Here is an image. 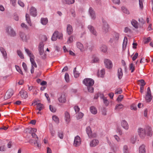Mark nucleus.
I'll return each instance as SVG.
<instances>
[{
    "mask_svg": "<svg viewBox=\"0 0 153 153\" xmlns=\"http://www.w3.org/2000/svg\"><path fill=\"white\" fill-rule=\"evenodd\" d=\"M122 89L120 88H118L116 89L115 93L116 94H120L122 93Z\"/></svg>",
    "mask_w": 153,
    "mask_h": 153,
    "instance_id": "46",
    "label": "nucleus"
},
{
    "mask_svg": "<svg viewBox=\"0 0 153 153\" xmlns=\"http://www.w3.org/2000/svg\"><path fill=\"white\" fill-rule=\"evenodd\" d=\"M20 37L22 41L25 42H26L29 39V35H26L23 33H20Z\"/></svg>",
    "mask_w": 153,
    "mask_h": 153,
    "instance_id": "11",
    "label": "nucleus"
},
{
    "mask_svg": "<svg viewBox=\"0 0 153 153\" xmlns=\"http://www.w3.org/2000/svg\"><path fill=\"white\" fill-rule=\"evenodd\" d=\"M81 143V140L80 137L78 135H77L75 137L74 145L75 147H78L79 146Z\"/></svg>",
    "mask_w": 153,
    "mask_h": 153,
    "instance_id": "4",
    "label": "nucleus"
},
{
    "mask_svg": "<svg viewBox=\"0 0 153 153\" xmlns=\"http://www.w3.org/2000/svg\"><path fill=\"white\" fill-rule=\"evenodd\" d=\"M99 61V59L97 57L94 58L92 60V62L96 63L98 62Z\"/></svg>",
    "mask_w": 153,
    "mask_h": 153,
    "instance_id": "60",
    "label": "nucleus"
},
{
    "mask_svg": "<svg viewBox=\"0 0 153 153\" xmlns=\"http://www.w3.org/2000/svg\"><path fill=\"white\" fill-rule=\"evenodd\" d=\"M49 108L50 111L53 112H55L56 111V109L55 108H54L51 105H50L49 106Z\"/></svg>",
    "mask_w": 153,
    "mask_h": 153,
    "instance_id": "52",
    "label": "nucleus"
},
{
    "mask_svg": "<svg viewBox=\"0 0 153 153\" xmlns=\"http://www.w3.org/2000/svg\"><path fill=\"white\" fill-rule=\"evenodd\" d=\"M137 139V136H133L131 137L130 138V142L132 144L135 143L136 140Z\"/></svg>",
    "mask_w": 153,
    "mask_h": 153,
    "instance_id": "33",
    "label": "nucleus"
},
{
    "mask_svg": "<svg viewBox=\"0 0 153 153\" xmlns=\"http://www.w3.org/2000/svg\"><path fill=\"white\" fill-rule=\"evenodd\" d=\"M138 132L140 136L142 138H143L145 136L146 130L143 128H139L138 129Z\"/></svg>",
    "mask_w": 153,
    "mask_h": 153,
    "instance_id": "6",
    "label": "nucleus"
},
{
    "mask_svg": "<svg viewBox=\"0 0 153 153\" xmlns=\"http://www.w3.org/2000/svg\"><path fill=\"white\" fill-rule=\"evenodd\" d=\"M31 135L32 138L35 139V141L36 143V144H37V147L38 148L40 147L41 146V145L39 143L38 137L37 136L36 134L34 133H33Z\"/></svg>",
    "mask_w": 153,
    "mask_h": 153,
    "instance_id": "16",
    "label": "nucleus"
},
{
    "mask_svg": "<svg viewBox=\"0 0 153 153\" xmlns=\"http://www.w3.org/2000/svg\"><path fill=\"white\" fill-rule=\"evenodd\" d=\"M90 110L91 112L93 114H95L97 113V110L96 108L93 106L90 107Z\"/></svg>",
    "mask_w": 153,
    "mask_h": 153,
    "instance_id": "27",
    "label": "nucleus"
},
{
    "mask_svg": "<svg viewBox=\"0 0 153 153\" xmlns=\"http://www.w3.org/2000/svg\"><path fill=\"white\" fill-rule=\"evenodd\" d=\"M124 31L126 33L130 32L131 31V30L127 27H126L125 28Z\"/></svg>",
    "mask_w": 153,
    "mask_h": 153,
    "instance_id": "61",
    "label": "nucleus"
},
{
    "mask_svg": "<svg viewBox=\"0 0 153 153\" xmlns=\"http://www.w3.org/2000/svg\"><path fill=\"white\" fill-rule=\"evenodd\" d=\"M151 40V38L150 37H148L147 38H146L144 39V43L145 44L149 42Z\"/></svg>",
    "mask_w": 153,
    "mask_h": 153,
    "instance_id": "57",
    "label": "nucleus"
},
{
    "mask_svg": "<svg viewBox=\"0 0 153 153\" xmlns=\"http://www.w3.org/2000/svg\"><path fill=\"white\" fill-rule=\"evenodd\" d=\"M52 119L53 120H54L56 123L58 124L59 123V119L57 116L56 115L53 116H52Z\"/></svg>",
    "mask_w": 153,
    "mask_h": 153,
    "instance_id": "41",
    "label": "nucleus"
},
{
    "mask_svg": "<svg viewBox=\"0 0 153 153\" xmlns=\"http://www.w3.org/2000/svg\"><path fill=\"white\" fill-rule=\"evenodd\" d=\"M25 17L26 20L27 22V23L30 26H32V25L30 19L29 15L27 13L26 14Z\"/></svg>",
    "mask_w": 153,
    "mask_h": 153,
    "instance_id": "23",
    "label": "nucleus"
},
{
    "mask_svg": "<svg viewBox=\"0 0 153 153\" xmlns=\"http://www.w3.org/2000/svg\"><path fill=\"white\" fill-rule=\"evenodd\" d=\"M15 66H16V69L17 70V71L20 74H21L22 75H23V72H22V70H21V69H20L19 66H17V65H16Z\"/></svg>",
    "mask_w": 153,
    "mask_h": 153,
    "instance_id": "50",
    "label": "nucleus"
},
{
    "mask_svg": "<svg viewBox=\"0 0 153 153\" xmlns=\"http://www.w3.org/2000/svg\"><path fill=\"white\" fill-rule=\"evenodd\" d=\"M34 58H30V60L31 64V67L36 68L37 67V66L34 61Z\"/></svg>",
    "mask_w": 153,
    "mask_h": 153,
    "instance_id": "34",
    "label": "nucleus"
},
{
    "mask_svg": "<svg viewBox=\"0 0 153 153\" xmlns=\"http://www.w3.org/2000/svg\"><path fill=\"white\" fill-rule=\"evenodd\" d=\"M83 82L87 86H92L94 84V81L91 78H86L84 79Z\"/></svg>",
    "mask_w": 153,
    "mask_h": 153,
    "instance_id": "1",
    "label": "nucleus"
},
{
    "mask_svg": "<svg viewBox=\"0 0 153 153\" xmlns=\"http://www.w3.org/2000/svg\"><path fill=\"white\" fill-rule=\"evenodd\" d=\"M36 105H37L36 109L40 111L41 110H42L44 107L43 105L41 103H36Z\"/></svg>",
    "mask_w": 153,
    "mask_h": 153,
    "instance_id": "31",
    "label": "nucleus"
},
{
    "mask_svg": "<svg viewBox=\"0 0 153 153\" xmlns=\"http://www.w3.org/2000/svg\"><path fill=\"white\" fill-rule=\"evenodd\" d=\"M104 63L105 67L108 68H111L113 66L112 63L111 61L108 59H105L104 61Z\"/></svg>",
    "mask_w": 153,
    "mask_h": 153,
    "instance_id": "5",
    "label": "nucleus"
},
{
    "mask_svg": "<svg viewBox=\"0 0 153 153\" xmlns=\"http://www.w3.org/2000/svg\"><path fill=\"white\" fill-rule=\"evenodd\" d=\"M123 75L122 69L121 68H119L118 69L117 76L119 79H120L122 78Z\"/></svg>",
    "mask_w": 153,
    "mask_h": 153,
    "instance_id": "18",
    "label": "nucleus"
},
{
    "mask_svg": "<svg viewBox=\"0 0 153 153\" xmlns=\"http://www.w3.org/2000/svg\"><path fill=\"white\" fill-rule=\"evenodd\" d=\"M22 66L25 71L26 72H27V67L26 64L24 62H23Z\"/></svg>",
    "mask_w": 153,
    "mask_h": 153,
    "instance_id": "54",
    "label": "nucleus"
},
{
    "mask_svg": "<svg viewBox=\"0 0 153 153\" xmlns=\"http://www.w3.org/2000/svg\"><path fill=\"white\" fill-rule=\"evenodd\" d=\"M73 32V30L72 26L69 24L68 25V34H71Z\"/></svg>",
    "mask_w": 153,
    "mask_h": 153,
    "instance_id": "29",
    "label": "nucleus"
},
{
    "mask_svg": "<svg viewBox=\"0 0 153 153\" xmlns=\"http://www.w3.org/2000/svg\"><path fill=\"white\" fill-rule=\"evenodd\" d=\"M121 125L122 127L126 130L128 129V125L127 121L125 120H123L121 121Z\"/></svg>",
    "mask_w": 153,
    "mask_h": 153,
    "instance_id": "12",
    "label": "nucleus"
},
{
    "mask_svg": "<svg viewBox=\"0 0 153 153\" xmlns=\"http://www.w3.org/2000/svg\"><path fill=\"white\" fill-rule=\"evenodd\" d=\"M146 130H147V132L146 133V134L148 136H151L152 135V132L151 128L149 127H147L146 129Z\"/></svg>",
    "mask_w": 153,
    "mask_h": 153,
    "instance_id": "39",
    "label": "nucleus"
},
{
    "mask_svg": "<svg viewBox=\"0 0 153 153\" xmlns=\"http://www.w3.org/2000/svg\"><path fill=\"white\" fill-rule=\"evenodd\" d=\"M70 13H71V14L72 15V16L73 17H75V11L74 9H71L70 11Z\"/></svg>",
    "mask_w": 153,
    "mask_h": 153,
    "instance_id": "56",
    "label": "nucleus"
},
{
    "mask_svg": "<svg viewBox=\"0 0 153 153\" xmlns=\"http://www.w3.org/2000/svg\"><path fill=\"white\" fill-rule=\"evenodd\" d=\"M21 27L23 28H25L28 29V27L24 23H22L21 24Z\"/></svg>",
    "mask_w": 153,
    "mask_h": 153,
    "instance_id": "58",
    "label": "nucleus"
},
{
    "mask_svg": "<svg viewBox=\"0 0 153 153\" xmlns=\"http://www.w3.org/2000/svg\"><path fill=\"white\" fill-rule=\"evenodd\" d=\"M138 82H139V84L140 85V86H144L146 84V83L144 81L143 79H140L138 81Z\"/></svg>",
    "mask_w": 153,
    "mask_h": 153,
    "instance_id": "45",
    "label": "nucleus"
},
{
    "mask_svg": "<svg viewBox=\"0 0 153 153\" xmlns=\"http://www.w3.org/2000/svg\"><path fill=\"white\" fill-rule=\"evenodd\" d=\"M76 45L77 48H82L83 46L82 44L79 42H77Z\"/></svg>",
    "mask_w": 153,
    "mask_h": 153,
    "instance_id": "59",
    "label": "nucleus"
},
{
    "mask_svg": "<svg viewBox=\"0 0 153 153\" xmlns=\"http://www.w3.org/2000/svg\"><path fill=\"white\" fill-rule=\"evenodd\" d=\"M29 142L31 144H32L33 143L34 145H35L36 144V143L35 141V139L34 140L33 139H30L29 141Z\"/></svg>",
    "mask_w": 153,
    "mask_h": 153,
    "instance_id": "64",
    "label": "nucleus"
},
{
    "mask_svg": "<svg viewBox=\"0 0 153 153\" xmlns=\"http://www.w3.org/2000/svg\"><path fill=\"white\" fill-rule=\"evenodd\" d=\"M62 35L61 33H59L58 31H55L51 37V40L53 41H55L57 38L60 39L62 37Z\"/></svg>",
    "mask_w": 153,
    "mask_h": 153,
    "instance_id": "2",
    "label": "nucleus"
},
{
    "mask_svg": "<svg viewBox=\"0 0 153 153\" xmlns=\"http://www.w3.org/2000/svg\"><path fill=\"white\" fill-rule=\"evenodd\" d=\"M86 133L88 136V137H91V134L92 133V132L91 128L89 126L87 127L86 128Z\"/></svg>",
    "mask_w": 153,
    "mask_h": 153,
    "instance_id": "26",
    "label": "nucleus"
},
{
    "mask_svg": "<svg viewBox=\"0 0 153 153\" xmlns=\"http://www.w3.org/2000/svg\"><path fill=\"white\" fill-rule=\"evenodd\" d=\"M48 22V20L47 18H42L41 19V23L44 25H46Z\"/></svg>",
    "mask_w": 153,
    "mask_h": 153,
    "instance_id": "30",
    "label": "nucleus"
},
{
    "mask_svg": "<svg viewBox=\"0 0 153 153\" xmlns=\"http://www.w3.org/2000/svg\"><path fill=\"white\" fill-rule=\"evenodd\" d=\"M13 93L12 90H8L4 96V99L5 100H7L10 98L13 95Z\"/></svg>",
    "mask_w": 153,
    "mask_h": 153,
    "instance_id": "14",
    "label": "nucleus"
},
{
    "mask_svg": "<svg viewBox=\"0 0 153 153\" xmlns=\"http://www.w3.org/2000/svg\"><path fill=\"white\" fill-rule=\"evenodd\" d=\"M18 55L22 59H23L24 58V55L22 53V52L19 50H17V51Z\"/></svg>",
    "mask_w": 153,
    "mask_h": 153,
    "instance_id": "44",
    "label": "nucleus"
},
{
    "mask_svg": "<svg viewBox=\"0 0 153 153\" xmlns=\"http://www.w3.org/2000/svg\"><path fill=\"white\" fill-rule=\"evenodd\" d=\"M152 96L151 94H146L145 97V99L147 102H150L152 100Z\"/></svg>",
    "mask_w": 153,
    "mask_h": 153,
    "instance_id": "20",
    "label": "nucleus"
},
{
    "mask_svg": "<svg viewBox=\"0 0 153 153\" xmlns=\"http://www.w3.org/2000/svg\"><path fill=\"white\" fill-rule=\"evenodd\" d=\"M66 94H62L58 99L59 102L61 103H64L66 101Z\"/></svg>",
    "mask_w": 153,
    "mask_h": 153,
    "instance_id": "13",
    "label": "nucleus"
},
{
    "mask_svg": "<svg viewBox=\"0 0 153 153\" xmlns=\"http://www.w3.org/2000/svg\"><path fill=\"white\" fill-rule=\"evenodd\" d=\"M105 74V70L102 69L100 71H99L98 72L97 75L99 77H103Z\"/></svg>",
    "mask_w": 153,
    "mask_h": 153,
    "instance_id": "25",
    "label": "nucleus"
},
{
    "mask_svg": "<svg viewBox=\"0 0 153 153\" xmlns=\"http://www.w3.org/2000/svg\"><path fill=\"white\" fill-rule=\"evenodd\" d=\"M138 54L137 53H135V55L133 57L132 59L133 61H134L137 58L138 56Z\"/></svg>",
    "mask_w": 153,
    "mask_h": 153,
    "instance_id": "62",
    "label": "nucleus"
},
{
    "mask_svg": "<svg viewBox=\"0 0 153 153\" xmlns=\"http://www.w3.org/2000/svg\"><path fill=\"white\" fill-rule=\"evenodd\" d=\"M131 23L132 25L135 28H137L138 27V22H137L134 19H133L131 21Z\"/></svg>",
    "mask_w": 153,
    "mask_h": 153,
    "instance_id": "28",
    "label": "nucleus"
},
{
    "mask_svg": "<svg viewBox=\"0 0 153 153\" xmlns=\"http://www.w3.org/2000/svg\"><path fill=\"white\" fill-rule=\"evenodd\" d=\"M113 38L115 42H117L119 39V34L118 33H115L114 34Z\"/></svg>",
    "mask_w": 153,
    "mask_h": 153,
    "instance_id": "43",
    "label": "nucleus"
},
{
    "mask_svg": "<svg viewBox=\"0 0 153 153\" xmlns=\"http://www.w3.org/2000/svg\"><path fill=\"white\" fill-rule=\"evenodd\" d=\"M102 30L103 32L106 33L108 31V26L106 21L103 19H102Z\"/></svg>",
    "mask_w": 153,
    "mask_h": 153,
    "instance_id": "3",
    "label": "nucleus"
},
{
    "mask_svg": "<svg viewBox=\"0 0 153 153\" xmlns=\"http://www.w3.org/2000/svg\"><path fill=\"white\" fill-rule=\"evenodd\" d=\"M99 143V140L97 139H94L90 143V146L91 147H94L97 145Z\"/></svg>",
    "mask_w": 153,
    "mask_h": 153,
    "instance_id": "10",
    "label": "nucleus"
},
{
    "mask_svg": "<svg viewBox=\"0 0 153 153\" xmlns=\"http://www.w3.org/2000/svg\"><path fill=\"white\" fill-rule=\"evenodd\" d=\"M19 94H20L21 97L24 98H26L28 96L27 93L25 91H21L19 92Z\"/></svg>",
    "mask_w": 153,
    "mask_h": 153,
    "instance_id": "24",
    "label": "nucleus"
},
{
    "mask_svg": "<svg viewBox=\"0 0 153 153\" xmlns=\"http://www.w3.org/2000/svg\"><path fill=\"white\" fill-rule=\"evenodd\" d=\"M25 51L27 55L30 57V58H35L31 51H30L28 48H25Z\"/></svg>",
    "mask_w": 153,
    "mask_h": 153,
    "instance_id": "21",
    "label": "nucleus"
},
{
    "mask_svg": "<svg viewBox=\"0 0 153 153\" xmlns=\"http://www.w3.org/2000/svg\"><path fill=\"white\" fill-rule=\"evenodd\" d=\"M89 14L92 19L94 20L96 18V15L93 9L91 7H90L88 10Z\"/></svg>",
    "mask_w": 153,
    "mask_h": 153,
    "instance_id": "7",
    "label": "nucleus"
},
{
    "mask_svg": "<svg viewBox=\"0 0 153 153\" xmlns=\"http://www.w3.org/2000/svg\"><path fill=\"white\" fill-rule=\"evenodd\" d=\"M87 89L89 92L91 93L93 92L94 88L92 86H87Z\"/></svg>",
    "mask_w": 153,
    "mask_h": 153,
    "instance_id": "49",
    "label": "nucleus"
},
{
    "mask_svg": "<svg viewBox=\"0 0 153 153\" xmlns=\"http://www.w3.org/2000/svg\"><path fill=\"white\" fill-rule=\"evenodd\" d=\"M129 69L131 70V72L132 73L134 71L135 67L134 64L132 63L130 64L129 65Z\"/></svg>",
    "mask_w": 153,
    "mask_h": 153,
    "instance_id": "48",
    "label": "nucleus"
},
{
    "mask_svg": "<svg viewBox=\"0 0 153 153\" xmlns=\"http://www.w3.org/2000/svg\"><path fill=\"white\" fill-rule=\"evenodd\" d=\"M101 98L103 99V102L105 104V105L107 106L109 104V102L107 99L106 97H104L103 95H102L100 97Z\"/></svg>",
    "mask_w": 153,
    "mask_h": 153,
    "instance_id": "22",
    "label": "nucleus"
},
{
    "mask_svg": "<svg viewBox=\"0 0 153 153\" xmlns=\"http://www.w3.org/2000/svg\"><path fill=\"white\" fill-rule=\"evenodd\" d=\"M39 51L41 58L43 59H45L46 57V54L44 52L43 48H39Z\"/></svg>",
    "mask_w": 153,
    "mask_h": 153,
    "instance_id": "15",
    "label": "nucleus"
},
{
    "mask_svg": "<svg viewBox=\"0 0 153 153\" xmlns=\"http://www.w3.org/2000/svg\"><path fill=\"white\" fill-rule=\"evenodd\" d=\"M123 153H129L128 146L127 145H124L123 147Z\"/></svg>",
    "mask_w": 153,
    "mask_h": 153,
    "instance_id": "38",
    "label": "nucleus"
},
{
    "mask_svg": "<svg viewBox=\"0 0 153 153\" xmlns=\"http://www.w3.org/2000/svg\"><path fill=\"white\" fill-rule=\"evenodd\" d=\"M7 33L10 36H14L16 35V33L11 27H8L7 28Z\"/></svg>",
    "mask_w": 153,
    "mask_h": 153,
    "instance_id": "8",
    "label": "nucleus"
},
{
    "mask_svg": "<svg viewBox=\"0 0 153 153\" xmlns=\"http://www.w3.org/2000/svg\"><path fill=\"white\" fill-rule=\"evenodd\" d=\"M88 28L90 30L91 34L95 36H97V33L93 26L91 25H88Z\"/></svg>",
    "mask_w": 153,
    "mask_h": 153,
    "instance_id": "9",
    "label": "nucleus"
},
{
    "mask_svg": "<svg viewBox=\"0 0 153 153\" xmlns=\"http://www.w3.org/2000/svg\"><path fill=\"white\" fill-rule=\"evenodd\" d=\"M139 5L140 8L141 9L143 8V0H139Z\"/></svg>",
    "mask_w": 153,
    "mask_h": 153,
    "instance_id": "53",
    "label": "nucleus"
},
{
    "mask_svg": "<svg viewBox=\"0 0 153 153\" xmlns=\"http://www.w3.org/2000/svg\"><path fill=\"white\" fill-rule=\"evenodd\" d=\"M123 98V96L122 95H120L117 98V100L118 102H120Z\"/></svg>",
    "mask_w": 153,
    "mask_h": 153,
    "instance_id": "51",
    "label": "nucleus"
},
{
    "mask_svg": "<svg viewBox=\"0 0 153 153\" xmlns=\"http://www.w3.org/2000/svg\"><path fill=\"white\" fill-rule=\"evenodd\" d=\"M73 41V37L72 36H70L68 40V43H71Z\"/></svg>",
    "mask_w": 153,
    "mask_h": 153,
    "instance_id": "55",
    "label": "nucleus"
},
{
    "mask_svg": "<svg viewBox=\"0 0 153 153\" xmlns=\"http://www.w3.org/2000/svg\"><path fill=\"white\" fill-rule=\"evenodd\" d=\"M127 38L126 37H125L123 44V48H126L127 44Z\"/></svg>",
    "mask_w": 153,
    "mask_h": 153,
    "instance_id": "37",
    "label": "nucleus"
},
{
    "mask_svg": "<svg viewBox=\"0 0 153 153\" xmlns=\"http://www.w3.org/2000/svg\"><path fill=\"white\" fill-rule=\"evenodd\" d=\"M76 68H75L73 70V73L74 77L76 78L79 76L80 74L78 71H76Z\"/></svg>",
    "mask_w": 153,
    "mask_h": 153,
    "instance_id": "36",
    "label": "nucleus"
},
{
    "mask_svg": "<svg viewBox=\"0 0 153 153\" xmlns=\"http://www.w3.org/2000/svg\"><path fill=\"white\" fill-rule=\"evenodd\" d=\"M30 13L31 15L33 16H36L37 14L36 8L34 7H32L30 9Z\"/></svg>",
    "mask_w": 153,
    "mask_h": 153,
    "instance_id": "17",
    "label": "nucleus"
},
{
    "mask_svg": "<svg viewBox=\"0 0 153 153\" xmlns=\"http://www.w3.org/2000/svg\"><path fill=\"white\" fill-rule=\"evenodd\" d=\"M0 50L3 54L4 58L5 59H6L7 58V54L4 48H0Z\"/></svg>",
    "mask_w": 153,
    "mask_h": 153,
    "instance_id": "35",
    "label": "nucleus"
},
{
    "mask_svg": "<svg viewBox=\"0 0 153 153\" xmlns=\"http://www.w3.org/2000/svg\"><path fill=\"white\" fill-rule=\"evenodd\" d=\"M76 115V117L77 120H79L82 118L84 116V114L81 112H79Z\"/></svg>",
    "mask_w": 153,
    "mask_h": 153,
    "instance_id": "32",
    "label": "nucleus"
},
{
    "mask_svg": "<svg viewBox=\"0 0 153 153\" xmlns=\"http://www.w3.org/2000/svg\"><path fill=\"white\" fill-rule=\"evenodd\" d=\"M123 13L127 14H129L130 13L129 11L126 8L124 7H121Z\"/></svg>",
    "mask_w": 153,
    "mask_h": 153,
    "instance_id": "40",
    "label": "nucleus"
},
{
    "mask_svg": "<svg viewBox=\"0 0 153 153\" xmlns=\"http://www.w3.org/2000/svg\"><path fill=\"white\" fill-rule=\"evenodd\" d=\"M123 107V105L121 104H117L115 107V109L117 110H119L120 109L122 108Z\"/></svg>",
    "mask_w": 153,
    "mask_h": 153,
    "instance_id": "42",
    "label": "nucleus"
},
{
    "mask_svg": "<svg viewBox=\"0 0 153 153\" xmlns=\"http://www.w3.org/2000/svg\"><path fill=\"white\" fill-rule=\"evenodd\" d=\"M74 109L76 112V114H77L78 112H79L80 110V108L79 106L77 105H75L74 107Z\"/></svg>",
    "mask_w": 153,
    "mask_h": 153,
    "instance_id": "47",
    "label": "nucleus"
},
{
    "mask_svg": "<svg viewBox=\"0 0 153 153\" xmlns=\"http://www.w3.org/2000/svg\"><path fill=\"white\" fill-rule=\"evenodd\" d=\"M146 149L145 146L144 145H142L139 148V153H146Z\"/></svg>",
    "mask_w": 153,
    "mask_h": 153,
    "instance_id": "19",
    "label": "nucleus"
},
{
    "mask_svg": "<svg viewBox=\"0 0 153 153\" xmlns=\"http://www.w3.org/2000/svg\"><path fill=\"white\" fill-rule=\"evenodd\" d=\"M112 1L115 4H119L120 3V0H112Z\"/></svg>",
    "mask_w": 153,
    "mask_h": 153,
    "instance_id": "63",
    "label": "nucleus"
}]
</instances>
